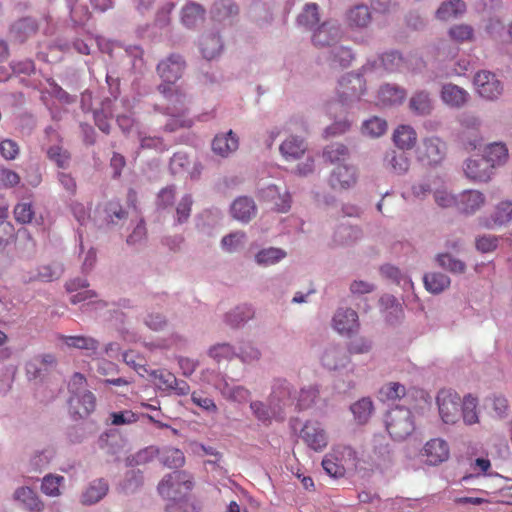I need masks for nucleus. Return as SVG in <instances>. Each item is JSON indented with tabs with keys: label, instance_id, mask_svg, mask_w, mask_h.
Listing matches in <instances>:
<instances>
[{
	"label": "nucleus",
	"instance_id": "nucleus-9",
	"mask_svg": "<svg viewBox=\"0 0 512 512\" xmlns=\"http://www.w3.org/2000/svg\"><path fill=\"white\" fill-rule=\"evenodd\" d=\"M150 376L160 389L173 390L179 396H185L190 393L189 384L184 380H178L173 373L166 369L153 370Z\"/></svg>",
	"mask_w": 512,
	"mask_h": 512
},
{
	"label": "nucleus",
	"instance_id": "nucleus-13",
	"mask_svg": "<svg viewBox=\"0 0 512 512\" xmlns=\"http://www.w3.org/2000/svg\"><path fill=\"white\" fill-rule=\"evenodd\" d=\"M341 38L340 26L333 21H324L312 34V42L316 47H329Z\"/></svg>",
	"mask_w": 512,
	"mask_h": 512
},
{
	"label": "nucleus",
	"instance_id": "nucleus-52",
	"mask_svg": "<svg viewBox=\"0 0 512 512\" xmlns=\"http://www.w3.org/2000/svg\"><path fill=\"white\" fill-rule=\"evenodd\" d=\"M436 260L439 266L453 273H463L465 271V263L459 259L453 258L448 253L439 254Z\"/></svg>",
	"mask_w": 512,
	"mask_h": 512
},
{
	"label": "nucleus",
	"instance_id": "nucleus-62",
	"mask_svg": "<svg viewBox=\"0 0 512 512\" xmlns=\"http://www.w3.org/2000/svg\"><path fill=\"white\" fill-rule=\"evenodd\" d=\"M223 395L229 400L242 403L249 399L250 392L242 386H226L223 390Z\"/></svg>",
	"mask_w": 512,
	"mask_h": 512
},
{
	"label": "nucleus",
	"instance_id": "nucleus-55",
	"mask_svg": "<svg viewBox=\"0 0 512 512\" xmlns=\"http://www.w3.org/2000/svg\"><path fill=\"white\" fill-rule=\"evenodd\" d=\"M493 220L495 224L503 225L512 221V202H500L494 212Z\"/></svg>",
	"mask_w": 512,
	"mask_h": 512
},
{
	"label": "nucleus",
	"instance_id": "nucleus-21",
	"mask_svg": "<svg viewBox=\"0 0 512 512\" xmlns=\"http://www.w3.org/2000/svg\"><path fill=\"white\" fill-rule=\"evenodd\" d=\"M232 216L242 222H248L256 214L254 201L248 197H239L231 205Z\"/></svg>",
	"mask_w": 512,
	"mask_h": 512
},
{
	"label": "nucleus",
	"instance_id": "nucleus-27",
	"mask_svg": "<svg viewBox=\"0 0 512 512\" xmlns=\"http://www.w3.org/2000/svg\"><path fill=\"white\" fill-rule=\"evenodd\" d=\"M321 362L326 368L336 370L345 366L348 362V358L340 347L333 345L326 348L322 355Z\"/></svg>",
	"mask_w": 512,
	"mask_h": 512
},
{
	"label": "nucleus",
	"instance_id": "nucleus-50",
	"mask_svg": "<svg viewBox=\"0 0 512 512\" xmlns=\"http://www.w3.org/2000/svg\"><path fill=\"white\" fill-rule=\"evenodd\" d=\"M387 130V122L379 117H372L366 120L362 125V131L364 134L371 137H380Z\"/></svg>",
	"mask_w": 512,
	"mask_h": 512
},
{
	"label": "nucleus",
	"instance_id": "nucleus-44",
	"mask_svg": "<svg viewBox=\"0 0 512 512\" xmlns=\"http://www.w3.org/2000/svg\"><path fill=\"white\" fill-rule=\"evenodd\" d=\"M319 20V7L315 3L306 4L297 18L298 24L306 28H312L318 24Z\"/></svg>",
	"mask_w": 512,
	"mask_h": 512
},
{
	"label": "nucleus",
	"instance_id": "nucleus-17",
	"mask_svg": "<svg viewBox=\"0 0 512 512\" xmlns=\"http://www.w3.org/2000/svg\"><path fill=\"white\" fill-rule=\"evenodd\" d=\"M485 203V196L477 190H467L458 196L457 209L465 214H473Z\"/></svg>",
	"mask_w": 512,
	"mask_h": 512
},
{
	"label": "nucleus",
	"instance_id": "nucleus-12",
	"mask_svg": "<svg viewBox=\"0 0 512 512\" xmlns=\"http://www.w3.org/2000/svg\"><path fill=\"white\" fill-rule=\"evenodd\" d=\"M357 181L356 169L351 165H337L329 177V185L335 191H343L353 187Z\"/></svg>",
	"mask_w": 512,
	"mask_h": 512
},
{
	"label": "nucleus",
	"instance_id": "nucleus-53",
	"mask_svg": "<svg viewBox=\"0 0 512 512\" xmlns=\"http://www.w3.org/2000/svg\"><path fill=\"white\" fill-rule=\"evenodd\" d=\"M319 391L314 386L301 389L296 406L299 410L310 408L318 397Z\"/></svg>",
	"mask_w": 512,
	"mask_h": 512
},
{
	"label": "nucleus",
	"instance_id": "nucleus-23",
	"mask_svg": "<svg viewBox=\"0 0 512 512\" xmlns=\"http://www.w3.org/2000/svg\"><path fill=\"white\" fill-rule=\"evenodd\" d=\"M406 97L404 89L398 86L384 85L378 92V104L382 106H393L401 104Z\"/></svg>",
	"mask_w": 512,
	"mask_h": 512
},
{
	"label": "nucleus",
	"instance_id": "nucleus-28",
	"mask_svg": "<svg viewBox=\"0 0 512 512\" xmlns=\"http://www.w3.org/2000/svg\"><path fill=\"white\" fill-rule=\"evenodd\" d=\"M340 86L343 95L359 98L365 91L364 79L358 74H349L342 78Z\"/></svg>",
	"mask_w": 512,
	"mask_h": 512
},
{
	"label": "nucleus",
	"instance_id": "nucleus-4",
	"mask_svg": "<svg viewBox=\"0 0 512 512\" xmlns=\"http://www.w3.org/2000/svg\"><path fill=\"white\" fill-rule=\"evenodd\" d=\"M193 487L192 477L185 471H174L166 475L158 485L159 494L167 499L176 500L183 492Z\"/></svg>",
	"mask_w": 512,
	"mask_h": 512
},
{
	"label": "nucleus",
	"instance_id": "nucleus-15",
	"mask_svg": "<svg viewBox=\"0 0 512 512\" xmlns=\"http://www.w3.org/2000/svg\"><path fill=\"white\" fill-rule=\"evenodd\" d=\"M96 398L90 391L83 394L74 393L69 399V411L73 417L85 418L94 411Z\"/></svg>",
	"mask_w": 512,
	"mask_h": 512
},
{
	"label": "nucleus",
	"instance_id": "nucleus-59",
	"mask_svg": "<svg viewBox=\"0 0 512 512\" xmlns=\"http://www.w3.org/2000/svg\"><path fill=\"white\" fill-rule=\"evenodd\" d=\"M449 36L458 43L470 41L473 38V28L465 24L455 25L450 28Z\"/></svg>",
	"mask_w": 512,
	"mask_h": 512
},
{
	"label": "nucleus",
	"instance_id": "nucleus-56",
	"mask_svg": "<svg viewBox=\"0 0 512 512\" xmlns=\"http://www.w3.org/2000/svg\"><path fill=\"white\" fill-rule=\"evenodd\" d=\"M245 237V233L243 232L230 233L222 238V247L227 252L232 253L244 244Z\"/></svg>",
	"mask_w": 512,
	"mask_h": 512
},
{
	"label": "nucleus",
	"instance_id": "nucleus-10",
	"mask_svg": "<svg viewBox=\"0 0 512 512\" xmlns=\"http://www.w3.org/2000/svg\"><path fill=\"white\" fill-rule=\"evenodd\" d=\"M474 85L479 95L488 100L496 99L503 90L495 74L488 71L478 72L474 77Z\"/></svg>",
	"mask_w": 512,
	"mask_h": 512
},
{
	"label": "nucleus",
	"instance_id": "nucleus-49",
	"mask_svg": "<svg viewBox=\"0 0 512 512\" xmlns=\"http://www.w3.org/2000/svg\"><path fill=\"white\" fill-rule=\"evenodd\" d=\"M380 66L388 72L400 71L405 66V60L398 52L391 51L380 57Z\"/></svg>",
	"mask_w": 512,
	"mask_h": 512
},
{
	"label": "nucleus",
	"instance_id": "nucleus-1",
	"mask_svg": "<svg viewBox=\"0 0 512 512\" xmlns=\"http://www.w3.org/2000/svg\"><path fill=\"white\" fill-rule=\"evenodd\" d=\"M158 91L166 100L164 112L172 117L165 125V131L173 132L179 128H190L193 125L192 119L181 118L187 111L186 93L180 87L170 84H160Z\"/></svg>",
	"mask_w": 512,
	"mask_h": 512
},
{
	"label": "nucleus",
	"instance_id": "nucleus-31",
	"mask_svg": "<svg viewBox=\"0 0 512 512\" xmlns=\"http://www.w3.org/2000/svg\"><path fill=\"white\" fill-rule=\"evenodd\" d=\"M466 9V5L462 0H450L444 2L436 11V17L442 21H449L457 18Z\"/></svg>",
	"mask_w": 512,
	"mask_h": 512
},
{
	"label": "nucleus",
	"instance_id": "nucleus-36",
	"mask_svg": "<svg viewBox=\"0 0 512 512\" xmlns=\"http://www.w3.org/2000/svg\"><path fill=\"white\" fill-rule=\"evenodd\" d=\"M205 9L197 3H189L182 9L181 20L187 27H194L199 22L203 21Z\"/></svg>",
	"mask_w": 512,
	"mask_h": 512
},
{
	"label": "nucleus",
	"instance_id": "nucleus-22",
	"mask_svg": "<svg viewBox=\"0 0 512 512\" xmlns=\"http://www.w3.org/2000/svg\"><path fill=\"white\" fill-rule=\"evenodd\" d=\"M262 197L271 203V207L278 212H287L290 208L291 199L287 193L280 194L274 185L268 186L262 191Z\"/></svg>",
	"mask_w": 512,
	"mask_h": 512
},
{
	"label": "nucleus",
	"instance_id": "nucleus-34",
	"mask_svg": "<svg viewBox=\"0 0 512 512\" xmlns=\"http://www.w3.org/2000/svg\"><path fill=\"white\" fill-rule=\"evenodd\" d=\"M353 60L351 50L344 46H335L331 49L329 54V65L332 68H346Z\"/></svg>",
	"mask_w": 512,
	"mask_h": 512
},
{
	"label": "nucleus",
	"instance_id": "nucleus-29",
	"mask_svg": "<svg viewBox=\"0 0 512 512\" xmlns=\"http://www.w3.org/2000/svg\"><path fill=\"white\" fill-rule=\"evenodd\" d=\"M508 149L503 143H492L485 149L484 158L487 160L491 168L500 166L508 160Z\"/></svg>",
	"mask_w": 512,
	"mask_h": 512
},
{
	"label": "nucleus",
	"instance_id": "nucleus-6",
	"mask_svg": "<svg viewBox=\"0 0 512 512\" xmlns=\"http://www.w3.org/2000/svg\"><path fill=\"white\" fill-rule=\"evenodd\" d=\"M156 453L159 455L160 462L168 468L177 469L185 463L183 452L180 449L171 447L164 448L162 451L154 447H148L137 454V463L148 461Z\"/></svg>",
	"mask_w": 512,
	"mask_h": 512
},
{
	"label": "nucleus",
	"instance_id": "nucleus-5",
	"mask_svg": "<svg viewBox=\"0 0 512 512\" xmlns=\"http://www.w3.org/2000/svg\"><path fill=\"white\" fill-rule=\"evenodd\" d=\"M439 415L446 424H455L460 419L461 398L452 389H441L436 397Z\"/></svg>",
	"mask_w": 512,
	"mask_h": 512
},
{
	"label": "nucleus",
	"instance_id": "nucleus-3",
	"mask_svg": "<svg viewBox=\"0 0 512 512\" xmlns=\"http://www.w3.org/2000/svg\"><path fill=\"white\" fill-rule=\"evenodd\" d=\"M386 429L389 435L395 440H404L415 429L412 413L404 407H395L386 415Z\"/></svg>",
	"mask_w": 512,
	"mask_h": 512
},
{
	"label": "nucleus",
	"instance_id": "nucleus-40",
	"mask_svg": "<svg viewBox=\"0 0 512 512\" xmlns=\"http://www.w3.org/2000/svg\"><path fill=\"white\" fill-rule=\"evenodd\" d=\"M355 420L359 424H365L369 420L373 412V402L370 398L365 397L355 402L350 407Z\"/></svg>",
	"mask_w": 512,
	"mask_h": 512
},
{
	"label": "nucleus",
	"instance_id": "nucleus-42",
	"mask_svg": "<svg viewBox=\"0 0 512 512\" xmlns=\"http://www.w3.org/2000/svg\"><path fill=\"white\" fill-rule=\"evenodd\" d=\"M409 106L416 114L427 115L432 110V101L427 92L421 91L411 97Z\"/></svg>",
	"mask_w": 512,
	"mask_h": 512
},
{
	"label": "nucleus",
	"instance_id": "nucleus-25",
	"mask_svg": "<svg viewBox=\"0 0 512 512\" xmlns=\"http://www.w3.org/2000/svg\"><path fill=\"white\" fill-rule=\"evenodd\" d=\"M14 499L21 502L28 510L41 512L44 507L36 492L30 487H20L14 492Z\"/></svg>",
	"mask_w": 512,
	"mask_h": 512
},
{
	"label": "nucleus",
	"instance_id": "nucleus-57",
	"mask_svg": "<svg viewBox=\"0 0 512 512\" xmlns=\"http://www.w3.org/2000/svg\"><path fill=\"white\" fill-rule=\"evenodd\" d=\"M48 158L58 167L66 168L70 162V154L60 146H52L47 151Z\"/></svg>",
	"mask_w": 512,
	"mask_h": 512
},
{
	"label": "nucleus",
	"instance_id": "nucleus-64",
	"mask_svg": "<svg viewBox=\"0 0 512 512\" xmlns=\"http://www.w3.org/2000/svg\"><path fill=\"white\" fill-rule=\"evenodd\" d=\"M20 180L17 172L5 167L0 168V187L13 188L20 183Z\"/></svg>",
	"mask_w": 512,
	"mask_h": 512
},
{
	"label": "nucleus",
	"instance_id": "nucleus-19",
	"mask_svg": "<svg viewBox=\"0 0 512 512\" xmlns=\"http://www.w3.org/2000/svg\"><path fill=\"white\" fill-rule=\"evenodd\" d=\"M466 176L474 181L487 182L490 180L493 169L485 158L468 160L465 167Z\"/></svg>",
	"mask_w": 512,
	"mask_h": 512
},
{
	"label": "nucleus",
	"instance_id": "nucleus-26",
	"mask_svg": "<svg viewBox=\"0 0 512 512\" xmlns=\"http://www.w3.org/2000/svg\"><path fill=\"white\" fill-rule=\"evenodd\" d=\"M385 165L395 174H404L408 171L410 161L403 151L391 150L385 155Z\"/></svg>",
	"mask_w": 512,
	"mask_h": 512
},
{
	"label": "nucleus",
	"instance_id": "nucleus-24",
	"mask_svg": "<svg viewBox=\"0 0 512 512\" xmlns=\"http://www.w3.org/2000/svg\"><path fill=\"white\" fill-rule=\"evenodd\" d=\"M416 140V131L409 125H400L393 133V141L401 150L412 149L416 144Z\"/></svg>",
	"mask_w": 512,
	"mask_h": 512
},
{
	"label": "nucleus",
	"instance_id": "nucleus-43",
	"mask_svg": "<svg viewBox=\"0 0 512 512\" xmlns=\"http://www.w3.org/2000/svg\"><path fill=\"white\" fill-rule=\"evenodd\" d=\"M477 398L472 395H467L464 397L462 401V416L463 421L467 425H473L479 422V417L477 413Z\"/></svg>",
	"mask_w": 512,
	"mask_h": 512
},
{
	"label": "nucleus",
	"instance_id": "nucleus-60",
	"mask_svg": "<svg viewBox=\"0 0 512 512\" xmlns=\"http://www.w3.org/2000/svg\"><path fill=\"white\" fill-rule=\"evenodd\" d=\"M20 153L18 143L12 139H4L0 142V155L8 161L15 160Z\"/></svg>",
	"mask_w": 512,
	"mask_h": 512
},
{
	"label": "nucleus",
	"instance_id": "nucleus-48",
	"mask_svg": "<svg viewBox=\"0 0 512 512\" xmlns=\"http://www.w3.org/2000/svg\"><path fill=\"white\" fill-rule=\"evenodd\" d=\"M406 394L405 387L398 382H389L383 385L379 391L380 399L383 401H395Z\"/></svg>",
	"mask_w": 512,
	"mask_h": 512
},
{
	"label": "nucleus",
	"instance_id": "nucleus-51",
	"mask_svg": "<svg viewBox=\"0 0 512 512\" xmlns=\"http://www.w3.org/2000/svg\"><path fill=\"white\" fill-rule=\"evenodd\" d=\"M238 8L231 0H216L213 4L212 13L218 20L237 14Z\"/></svg>",
	"mask_w": 512,
	"mask_h": 512
},
{
	"label": "nucleus",
	"instance_id": "nucleus-33",
	"mask_svg": "<svg viewBox=\"0 0 512 512\" xmlns=\"http://www.w3.org/2000/svg\"><path fill=\"white\" fill-rule=\"evenodd\" d=\"M37 29V24L33 19L23 18L12 25L11 33L16 40L24 42L28 37L35 34Z\"/></svg>",
	"mask_w": 512,
	"mask_h": 512
},
{
	"label": "nucleus",
	"instance_id": "nucleus-35",
	"mask_svg": "<svg viewBox=\"0 0 512 512\" xmlns=\"http://www.w3.org/2000/svg\"><path fill=\"white\" fill-rule=\"evenodd\" d=\"M62 341L70 348L87 350L95 353L99 348V341L87 336H62Z\"/></svg>",
	"mask_w": 512,
	"mask_h": 512
},
{
	"label": "nucleus",
	"instance_id": "nucleus-14",
	"mask_svg": "<svg viewBox=\"0 0 512 512\" xmlns=\"http://www.w3.org/2000/svg\"><path fill=\"white\" fill-rule=\"evenodd\" d=\"M333 327L340 333L351 335L359 328L358 314L351 308H340L333 317Z\"/></svg>",
	"mask_w": 512,
	"mask_h": 512
},
{
	"label": "nucleus",
	"instance_id": "nucleus-32",
	"mask_svg": "<svg viewBox=\"0 0 512 512\" xmlns=\"http://www.w3.org/2000/svg\"><path fill=\"white\" fill-rule=\"evenodd\" d=\"M108 492V484L103 479L93 481L82 495L84 504H94L101 500Z\"/></svg>",
	"mask_w": 512,
	"mask_h": 512
},
{
	"label": "nucleus",
	"instance_id": "nucleus-39",
	"mask_svg": "<svg viewBox=\"0 0 512 512\" xmlns=\"http://www.w3.org/2000/svg\"><path fill=\"white\" fill-rule=\"evenodd\" d=\"M423 280L425 288L433 294L441 293L450 285L449 277L443 273L426 274Z\"/></svg>",
	"mask_w": 512,
	"mask_h": 512
},
{
	"label": "nucleus",
	"instance_id": "nucleus-16",
	"mask_svg": "<svg viewBox=\"0 0 512 512\" xmlns=\"http://www.w3.org/2000/svg\"><path fill=\"white\" fill-rule=\"evenodd\" d=\"M422 456L429 465H438L449 458V446L441 438L431 439L424 445Z\"/></svg>",
	"mask_w": 512,
	"mask_h": 512
},
{
	"label": "nucleus",
	"instance_id": "nucleus-2",
	"mask_svg": "<svg viewBox=\"0 0 512 512\" xmlns=\"http://www.w3.org/2000/svg\"><path fill=\"white\" fill-rule=\"evenodd\" d=\"M356 452L349 446H337L322 460V467L332 477L344 476L346 467H355Z\"/></svg>",
	"mask_w": 512,
	"mask_h": 512
},
{
	"label": "nucleus",
	"instance_id": "nucleus-7",
	"mask_svg": "<svg viewBox=\"0 0 512 512\" xmlns=\"http://www.w3.org/2000/svg\"><path fill=\"white\" fill-rule=\"evenodd\" d=\"M445 152L446 145L440 138H425L421 146L418 148V159L424 165H437L444 159Z\"/></svg>",
	"mask_w": 512,
	"mask_h": 512
},
{
	"label": "nucleus",
	"instance_id": "nucleus-63",
	"mask_svg": "<svg viewBox=\"0 0 512 512\" xmlns=\"http://www.w3.org/2000/svg\"><path fill=\"white\" fill-rule=\"evenodd\" d=\"M34 211L30 203H19L14 208V217L19 223H30L33 219Z\"/></svg>",
	"mask_w": 512,
	"mask_h": 512
},
{
	"label": "nucleus",
	"instance_id": "nucleus-20",
	"mask_svg": "<svg viewBox=\"0 0 512 512\" xmlns=\"http://www.w3.org/2000/svg\"><path fill=\"white\" fill-rule=\"evenodd\" d=\"M469 95L463 88L449 83L442 87L441 99L451 107L460 108L468 101Z\"/></svg>",
	"mask_w": 512,
	"mask_h": 512
},
{
	"label": "nucleus",
	"instance_id": "nucleus-8",
	"mask_svg": "<svg viewBox=\"0 0 512 512\" xmlns=\"http://www.w3.org/2000/svg\"><path fill=\"white\" fill-rule=\"evenodd\" d=\"M300 437L309 448L316 452L324 450L328 445L327 433L319 422H306L300 431Z\"/></svg>",
	"mask_w": 512,
	"mask_h": 512
},
{
	"label": "nucleus",
	"instance_id": "nucleus-37",
	"mask_svg": "<svg viewBox=\"0 0 512 512\" xmlns=\"http://www.w3.org/2000/svg\"><path fill=\"white\" fill-rule=\"evenodd\" d=\"M347 21L350 26L366 27L371 21V13L366 5H356L347 12Z\"/></svg>",
	"mask_w": 512,
	"mask_h": 512
},
{
	"label": "nucleus",
	"instance_id": "nucleus-38",
	"mask_svg": "<svg viewBox=\"0 0 512 512\" xmlns=\"http://www.w3.org/2000/svg\"><path fill=\"white\" fill-rule=\"evenodd\" d=\"M200 47L203 57L211 60L220 53L222 42L218 35L210 34L201 38Z\"/></svg>",
	"mask_w": 512,
	"mask_h": 512
},
{
	"label": "nucleus",
	"instance_id": "nucleus-47",
	"mask_svg": "<svg viewBox=\"0 0 512 512\" xmlns=\"http://www.w3.org/2000/svg\"><path fill=\"white\" fill-rule=\"evenodd\" d=\"M254 315L252 308L248 305L238 306L233 311L229 312L226 316V322L232 326L237 327L240 324L251 319Z\"/></svg>",
	"mask_w": 512,
	"mask_h": 512
},
{
	"label": "nucleus",
	"instance_id": "nucleus-45",
	"mask_svg": "<svg viewBox=\"0 0 512 512\" xmlns=\"http://www.w3.org/2000/svg\"><path fill=\"white\" fill-rule=\"evenodd\" d=\"M63 483V476L47 474L42 480L41 491L47 496L57 497L61 494L60 487Z\"/></svg>",
	"mask_w": 512,
	"mask_h": 512
},
{
	"label": "nucleus",
	"instance_id": "nucleus-18",
	"mask_svg": "<svg viewBox=\"0 0 512 512\" xmlns=\"http://www.w3.org/2000/svg\"><path fill=\"white\" fill-rule=\"evenodd\" d=\"M239 147V139L232 130L225 134H218L212 142V150L221 157H228Z\"/></svg>",
	"mask_w": 512,
	"mask_h": 512
},
{
	"label": "nucleus",
	"instance_id": "nucleus-41",
	"mask_svg": "<svg viewBox=\"0 0 512 512\" xmlns=\"http://www.w3.org/2000/svg\"><path fill=\"white\" fill-rule=\"evenodd\" d=\"M323 156L331 164L344 165L349 157V151L345 145L333 143L325 148Z\"/></svg>",
	"mask_w": 512,
	"mask_h": 512
},
{
	"label": "nucleus",
	"instance_id": "nucleus-46",
	"mask_svg": "<svg viewBox=\"0 0 512 512\" xmlns=\"http://www.w3.org/2000/svg\"><path fill=\"white\" fill-rule=\"evenodd\" d=\"M286 257V252L279 248L262 249L256 254V262L260 265H273Z\"/></svg>",
	"mask_w": 512,
	"mask_h": 512
},
{
	"label": "nucleus",
	"instance_id": "nucleus-30",
	"mask_svg": "<svg viewBox=\"0 0 512 512\" xmlns=\"http://www.w3.org/2000/svg\"><path fill=\"white\" fill-rule=\"evenodd\" d=\"M280 151L287 160H296L305 153L306 145L303 139L291 136L281 144Z\"/></svg>",
	"mask_w": 512,
	"mask_h": 512
},
{
	"label": "nucleus",
	"instance_id": "nucleus-61",
	"mask_svg": "<svg viewBox=\"0 0 512 512\" xmlns=\"http://www.w3.org/2000/svg\"><path fill=\"white\" fill-rule=\"evenodd\" d=\"M359 236L360 231L358 229L351 226H342L336 231L335 240L337 243L344 245L355 241Z\"/></svg>",
	"mask_w": 512,
	"mask_h": 512
},
{
	"label": "nucleus",
	"instance_id": "nucleus-54",
	"mask_svg": "<svg viewBox=\"0 0 512 512\" xmlns=\"http://www.w3.org/2000/svg\"><path fill=\"white\" fill-rule=\"evenodd\" d=\"M63 273V267L60 264H48L38 268L37 278L41 281L50 282L58 279Z\"/></svg>",
	"mask_w": 512,
	"mask_h": 512
},
{
	"label": "nucleus",
	"instance_id": "nucleus-58",
	"mask_svg": "<svg viewBox=\"0 0 512 512\" xmlns=\"http://www.w3.org/2000/svg\"><path fill=\"white\" fill-rule=\"evenodd\" d=\"M434 200L441 208H457L458 197L448 192L445 188L434 192Z\"/></svg>",
	"mask_w": 512,
	"mask_h": 512
},
{
	"label": "nucleus",
	"instance_id": "nucleus-11",
	"mask_svg": "<svg viewBox=\"0 0 512 512\" xmlns=\"http://www.w3.org/2000/svg\"><path fill=\"white\" fill-rule=\"evenodd\" d=\"M185 62L180 55L172 54L157 66V72L162 78V84L174 85L181 78Z\"/></svg>",
	"mask_w": 512,
	"mask_h": 512
}]
</instances>
